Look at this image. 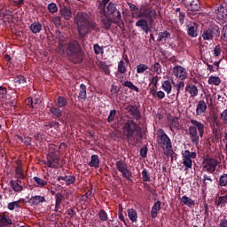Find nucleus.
<instances>
[{
	"label": "nucleus",
	"instance_id": "338daca9",
	"mask_svg": "<svg viewBox=\"0 0 227 227\" xmlns=\"http://www.w3.org/2000/svg\"><path fill=\"white\" fill-rule=\"evenodd\" d=\"M222 36H223V42H227V27L223 28Z\"/></svg>",
	"mask_w": 227,
	"mask_h": 227
},
{
	"label": "nucleus",
	"instance_id": "13d9d810",
	"mask_svg": "<svg viewBox=\"0 0 227 227\" xmlns=\"http://www.w3.org/2000/svg\"><path fill=\"white\" fill-rule=\"evenodd\" d=\"M221 44H218L216 45L215 48H214V56L216 57V58H219V56H221Z\"/></svg>",
	"mask_w": 227,
	"mask_h": 227
},
{
	"label": "nucleus",
	"instance_id": "1a4fd4ad",
	"mask_svg": "<svg viewBox=\"0 0 227 227\" xmlns=\"http://www.w3.org/2000/svg\"><path fill=\"white\" fill-rule=\"evenodd\" d=\"M218 164L217 159L207 157L202 161V171L211 174L215 173Z\"/></svg>",
	"mask_w": 227,
	"mask_h": 227
},
{
	"label": "nucleus",
	"instance_id": "4be33fe9",
	"mask_svg": "<svg viewBox=\"0 0 227 227\" xmlns=\"http://www.w3.org/2000/svg\"><path fill=\"white\" fill-rule=\"evenodd\" d=\"M161 89L167 95H171V91H173V84L169 80H165L161 82Z\"/></svg>",
	"mask_w": 227,
	"mask_h": 227
},
{
	"label": "nucleus",
	"instance_id": "09e8293b",
	"mask_svg": "<svg viewBox=\"0 0 227 227\" xmlns=\"http://www.w3.org/2000/svg\"><path fill=\"white\" fill-rule=\"evenodd\" d=\"M148 68L149 67L145 64H138L137 66V74H145Z\"/></svg>",
	"mask_w": 227,
	"mask_h": 227
},
{
	"label": "nucleus",
	"instance_id": "4c0bfd02",
	"mask_svg": "<svg viewBox=\"0 0 227 227\" xmlns=\"http://www.w3.org/2000/svg\"><path fill=\"white\" fill-rule=\"evenodd\" d=\"M8 97V89L4 86H0V102H4Z\"/></svg>",
	"mask_w": 227,
	"mask_h": 227
},
{
	"label": "nucleus",
	"instance_id": "0eeeda50",
	"mask_svg": "<svg viewBox=\"0 0 227 227\" xmlns=\"http://www.w3.org/2000/svg\"><path fill=\"white\" fill-rule=\"evenodd\" d=\"M221 35V30L219 27H209L202 32V38L207 42H213L214 38H219Z\"/></svg>",
	"mask_w": 227,
	"mask_h": 227
},
{
	"label": "nucleus",
	"instance_id": "6ab92c4d",
	"mask_svg": "<svg viewBox=\"0 0 227 227\" xmlns=\"http://www.w3.org/2000/svg\"><path fill=\"white\" fill-rule=\"evenodd\" d=\"M12 217L9 215L2 214L0 215V227L12 226Z\"/></svg>",
	"mask_w": 227,
	"mask_h": 227
},
{
	"label": "nucleus",
	"instance_id": "bb28decb",
	"mask_svg": "<svg viewBox=\"0 0 227 227\" xmlns=\"http://www.w3.org/2000/svg\"><path fill=\"white\" fill-rule=\"evenodd\" d=\"M90 168H100V158H98V155L93 154L90 157V161L89 162Z\"/></svg>",
	"mask_w": 227,
	"mask_h": 227
},
{
	"label": "nucleus",
	"instance_id": "39448f33",
	"mask_svg": "<svg viewBox=\"0 0 227 227\" xmlns=\"http://www.w3.org/2000/svg\"><path fill=\"white\" fill-rule=\"evenodd\" d=\"M191 123L193 126L189 127L190 139L192 145L198 146V145H200V137H203V134H205V126L203 123L195 120H191ZM198 130L200 136H198Z\"/></svg>",
	"mask_w": 227,
	"mask_h": 227
},
{
	"label": "nucleus",
	"instance_id": "0e129e2a",
	"mask_svg": "<svg viewBox=\"0 0 227 227\" xmlns=\"http://www.w3.org/2000/svg\"><path fill=\"white\" fill-rule=\"evenodd\" d=\"M178 19H179V23L181 24V26H183L184 20H185V12H180L178 15Z\"/></svg>",
	"mask_w": 227,
	"mask_h": 227
},
{
	"label": "nucleus",
	"instance_id": "603ef678",
	"mask_svg": "<svg viewBox=\"0 0 227 227\" xmlns=\"http://www.w3.org/2000/svg\"><path fill=\"white\" fill-rule=\"evenodd\" d=\"M57 38L59 40V45H61V47H63V44L65 43V42H67V37H65V35H63V33H61V32H59L57 34Z\"/></svg>",
	"mask_w": 227,
	"mask_h": 227
},
{
	"label": "nucleus",
	"instance_id": "f3484780",
	"mask_svg": "<svg viewBox=\"0 0 227 227\" xmlns=\"http://www.w3.org/2000/svg\"><path fill=\"white\" fill-rule=\"evenodd\" d=\"M58 182H59V184L61 185H74V184H75V177L74 176H59L57 178Z\"/></svg>",
	"mask_w": 227,
	"mask_h": 227
},
{
	"label": "nucleus",
	"instance_id": "c9c22d12",
	"mask_svg": "<svg viewBox=\"0 0 227 227\" xmlns=\"http://www.w3.org/2000/svg\"><path fill=\"white\" fill-rule=\"evenodd\" d=\"M181 200H182V202L184 203V205H186V207H190V208L192 207H194V205H195L194 200L192 199L187 197V195H184Z\"/></svg>",
	"mask_w": 227,
	"mask_h": 227
},
{
	"label": "nucleus",
	"instance_id": "5fc2aeb1",
	"mask_svg": "<svg viewBox=\"0 0 227 227\" xmlns=\"http://www.w3.org/2000/svg\"><path fill=\"white\" fill-rule=\"evenodd\" d=\"M25 105L28 110L35 109V105H33V98H27L25 99Z\"/></svg>",
	"mask_w": 227,
	"mask_h": 227
},
{
	"label": "nucleus",
	"instance_id": "a19ab883",
	"mask_svg": "<svg viewBox=\"0 0 227 227\" xmlns=\"http://www.w3.org/2000/svg\"><path fill=\"white\" fill-rule=\"evenodd\" d=\"M219 187H226L227 186V174H223L220 176L218 180Z\"/></svg>",
	"mask_w": 227,
	"mask_h": 227
},
{
	"label": "nucleus",
	"instance_id": "473e14b6",
	"mask_svg": "<svg viewBox=\"0 0 227 227\" xmlns=\"http://www.w3.org/2000/svg\"><path fill=\"white\" fill-rule=\"evenodd\" d=\"M87 98L88 95L86 93V85L84 83H81L78 98L79 100H86Z\"/></svg>",
	"mask_w": 227,
	"mask_h": 227
},
{
	"label": "nucleus",
	"instance_id": "aec40b11",
	"mask_svg": "<svg viewBox=\"0 0 227 227\" xmlns=\"http://www.w3.org/2000/svg\"><path fill=\"white\" fill-rule=\"evenodd\" d=\"M185 91L190 94V97L194 98V97H198V87L192 83H189L185 86Z\"/></svg>",
	"mask_w": 227,
	"mask_h": 227
},
{
	"label": "nucleus",
	"instance_id": "6e6d98bb",
	"mask_svg": "<svg viewBox=\"0 0 227 227\" xmlns=\"http://www.w3.org/2000/svg\"><path fill=\"white\" fill-rule=\"evenodd\" d=\"M98 217L101 221H107L108 219L107 212H106V210L104 209H100L98 212Z\"/></svg>",
	"mask_w": 227,
	"mask_h": 227
},
{
	"label": "nucleus",
	"instance_id": "052dcab7",
	"mask_svg": "<svg viewBox=\"0 0 227 227\" xmlns=\"http://www.w3.org/2000/svg\"><path fill=\"white\" fill-rule=\"evenodd\" d=\"M127 4H128L130 12H139V7H137V5H136L130 2H127Z\"/></svg>",
	"mask_w": 227,
	"mask_h": 227
},
{
	"label": "nucleus",
	"instance_id": "69168bd1",
	"mask_svg": "<svg viewBox=\"0 0 227 227\" xmlns=\"http://www.w3.org/2000/svg\"><path fill=\"white\" fill-rule=\"evenodd\" d=\"M50 111L53 114H61V110L56 106L51 107Z\"/></svg>",
	"mask_w": 227,
	"mask_h": 227
},
{
	"label": "nucleus",
	"instance_id": "37998d69",
	"mask_svg": "<svg viewBox=\"0 0 227 227\" xmlns=\"http://www.w3.org/2000/svg\"><path fill=\"white\" fill-rule=\"evenodd\" d=\"M128 113L130 114H139V107L136 105H131L127 107Z\"/></svg>",
	"mask_w": 227,
	"mask_h": 227
},
{
	"label": "nucleus",
	"instance_id": "423d86ee",
	"mask_svg": "<svg viewBox=\"0 0 227 227\" xmlns=\"http://www.w3.org/2000/svg\"><path fill=\"white\" fill-rule=\"evenodd\" d=\"M159 145H161L163 150H165V154L171 155V153H173V144L171 143V138H169L165 132H162L159 136Z\"/></svg>",
	"mask_w": 227,
	"mask_h": 227
},
{
	"label": "nucleus",
	"instance_id": "20e7f679",
	"mask_svg": "<svg viewBox=\"0 0 227 227\" xmlns=\"http://www.w3.org/2000/svg\"><path fill=\"white\" fill-rule=\"evenodd\" d=\"M66 54L74 65H81L84 61V53L81 50V44L78 41H70L66 45Z\"/></svg>",
	"mask_w": 227,
	"mask_h": 227
},
{
	"label": "nucleus",
	"instance_id": "9b49d317",
	"mask_svg": "<svg viewBox=\"0 0 227 227\" xmlns=\"http://www.w3.org/2000/svg\"><path fill=\"white\" fill-rule=\"evenodd\" d=\"M153 15L157 16V12H153L150 7H144L137 14V19H145L148 20L150 24H153Z\"/></svg>",
	"mask_w": 227,
	"mask_h": 227
},
{
	"label": "nucleus",
	"instance_id": "b1692460",
	"mask_svg": "<svg viewBox=\"0 0 227 227\" xmlns=\"http://www.w3.org/2000/svg\"><path fill=\"white\" fill-rule=\"evenodd\" d=\"M60 16L62 19H65V20H70L72 19V11L67 6L62 7L60 9Z\"/></svg>",
	"mask_w": 227,
	"mask_h": 227
},
{
	"label": "nucleus",
	"instance_id": "72a5a7b5",
	"mask_svg": "<svg viewBox=\"0 0 227 227\" xmlns=\"http://www.w3.org/2000/svg\"><path fill=\"white\" fill-rule=\"evenodd\" d=\"M207 84H211L212 86H219L221 84V78L219 76H209L207 80Z\"/></svg>",
	"mask_w": 227,
	"mask_h": 227
},
{
	"label": "nucleus",
	"instance_id": "c756f323",
	"mask_svg": "<svg viewBox=\"0 0 227 227\" xmlns=\"http://www.w3.org/2000/svg\"><path fill=\"white\" fill-rule=\"evenodd\" d=\"M168 121L171 122L170 124L171 130H173V129H178V127H180V121H178V117H176V116L172 117L171 115H168Z\"/></svg>",
	"mask_w": 227,
	"mask_h": 227
},
{
	"label": "nucleus",
	"instance_id": "412c9836",
	"mask_svg": "<svg viewBox=\"0 0 227 227\" xmlns=\"http://www.w3.org/2000/svg\"><path fill=\"white\" fill-rule=\"evenodd\" d=\"M11 186L12 187V190L14 192H20L22 191L24 184L20 180H11L10 182Z\"/></svg>",
	"mask_w": 227,
	"mask_h": 227
},
{
	"label": "nucleus",
	"instance_id": "de8ad7c7",
	"mask_svg": "<svg viewBox=\"0 0 227 227\" xmlns=\"http://www.w3.org/2000/svg\"><path fill=\"white\" fill-rule=\"evenodd\" d=\"M226 202H227V200H226L225 197L224 196H220L215 200V205L217 208H219V207H222V205H225Z\"/></svg>",
	"mask_w": 227,
	"mask_h": 227
},
{
	"label": "nucleus",
	"instance_id": "a18cd8bd",
	"mask_svg": "<svg viewBox=\"0 0 227 227\" xmlns=\"http://www.w3.org/2000/svg\"><path fill=\"white\" fill-rule=\"evenodd\" d=\"M68 104V101L67 100V98L65 97H59L57 101L58 107H65Z\"/></svg>",
	"mask_w": 227,
	"mask_h": 227
},
{
	"label": "nucleus",
	"instance_id": "cd10ccee",
	"mask_svg": "<svg viewBox=\"0 0 227 227\" xmlns=\"http://www.w3.org/2000/svg\"><path fill=\"white\" fill-rule=\"evenodd\" d=\"M34 182H35V184H37L38 187H45L48 184L47 180H49V178L47 177V176H43V178L38 177V176H34L33 177Z\"/></svg>",
	"mask_w": 227,
	"mask_h": 227
},
{
	"label": "nucleus",
	"instance_id": "5701e85b",
	"mask_svg": "<svg viewBox=\"0 0 227 227\" xmlns=\"http://www.w3.org/2000/svg\"><path fill=\"white\" fill-rule=\"evenodd\" d=\"M216 16L221 20H227V9L223 6L220 5L218 9L215 11Z\"/></svg>",
	"mask_w": 227,
	"mask_h": 227
},
{
	"label": "nucleus",
	"instance_id": "f03ea898",
	"mask_svg": "<svg viewBox=\"0 0 227 227\" xmlns=\"http://www.w3.org/2000/svg\"><path fill=\"white\" fill-rule=\"evenodd\" d=\"M74 22L77 26L78 34L81 38H84L87 35H89V33H91L92 31H95L96 33L100 31L98 25L95 20H93V19H91V16L88 14V12H77L74 18Z\"/></svg>",
	"mask_w": 227,
	"mask_h": 227
},
{
	"label": "nucleus",
	"instance_id": "79ce46f5",
	"mask_svg": "<svg viewBox=\"0 0 227 227\" xmlns=\"http://www.w3.org/2000/svg\"><path fill=\"white\" fill-rule=\"evenodd\" d=\"M166 38H171V33H169L168 30H165L158 35V42H162V40Z\"/></svg>",
	"mask_w": 227,
	"mask_h": 227
},
{
	"label": "nucleus",
	"instance_id": "e433bc0d",
	"mask_svg": "<svg viewBox=\"0 0 227 227\" xmlns=\"http://www.w3.org/2000/svg\"><path fill=\"white\" fill-rule=\"evenodd\" d=\"M128 216L132 223H136L137 221V211H136L134 208L129 209Z\"/></svg>",
	"mask_w": 227,
	"mask_h": 227
},
{
	"label": "nucleus",
	"instance_id": "9d476101",
	"mask_svg": "<svg viewBox=\"0 0 227 227\" xmlns=\"http://www.w3.org/2000/svg\"><path fill=\"white\" fill-rule=\"evenodd\" d=\"M115 168L119 173H121L123 178H126V180L132 178V171L129 168V165L124 160H120L116 161Z\"/></svg>",
	"mask_w": 227,
	"mask_h": 227
},
{
	"label": "nucleus",
	"instance_id": "3c124183",
	"mask_svg": "<svg viewBox=\"0 0 227 227\" xmlns=\"http://www.w3.org/2000/svg\"><path fill=\"white\" fill-rule=\"evenodd\" d=\"M142 180L143 182H151L150 174H148V170L144 168L142 171Z\"/></svg>",
	"mask_w": 227,
	"mask_h": 227
},
{
	"label": "nucleus",
	"instance_id": "4d7b16f0",
	"mask_svg": "<svg viewBox=\"0 0 227 227\" xmlns=\"http://www.w3.org/2000/svg\"><path fill=\"white\" fill-rule=\"evenodd\" d=\"M93 49L95 54H104V48L101 47L99 44H94Z\"/></svg>",
	"mask_w": 227,
	"mask_h": 227
},
{
	"label": "nucleus",
	"instance_id": "2eb2a0df",
	"mask_svg": "<svg viewBox=\"0 0 227 227\" xmlns=\"http://www.w3.org/2000/svg\"><path fill=\"white\" fill-rule=\"evenodd\" d=\"M65 200V195L61 192H57L55 194V208L54 212H59V214H63V210L65 206H63V200Z\"/></svg>",
	"mask_w": 227,
	"mask_h": 227
},
{
	"label": "nucleus",
	"instance_id": "393cba45",
	"mask_svg": "<svg viewBox=\"0 0 227 227\" xmlns=\"http://www.w3.org/2000/svg\"><path fill=\"white\" fill-rule=\"evenodd\" d=\"M45 201H47L45 197L42 195L32 196L29 199V203H31V205H40V203H45Z\"/></svg>",
	"mask_w": 227,
	"mask_h": 227
},
{
	"label": "nucleus",
	"instance_id": "c85d7f7f",
	"mask_svg": "<svg viewBox=\"0 0 227 227\" xmlns=\"http://www.w3.org/2000/svg\"><path fill=\"white\" fill-rule=\"evenodd\" d=\"M29 29L34 35H37V33L42 31V24L38 21H35L29 26Z\"/></svg>",
	"mask_w": 227,
	"mask_h": 227
},
{
	"label": "nucleus",
	"instance_id": "dca6fc26",
	"mask_svg": "<svg viewBox=\"0 0 227 227\" xmlns=\"http://www.w3.org/2000/svg\"><path fill=\"white\" fill-rule=\"evenodd\" d=\"M187 35L191 36V38H198V35H200V30H198V25L196 22H190L186 24Z\"/></svg>",
	"mask_w": 227,
	"mask_h": 227
},
{
	"label": "nucleus",
	"instance_id": "a211bd4d",
	"mask_svg": "<svg viewBox=\"0 0 227 227\" xmlns=\"http://www.w3.org/2000/svg\"><path fill=\"white\" fill-rule=\"evenodd\" d=\"M148 22L149 21L147 20L140 19L136 22L135 26L137 27L141 28L144 31V33H146V35H148V31H150V27H148Z\"/></svg>",
	"mask_w": 227,
	"mask_h": 227
},
{
	"label": "nucleus",
	"instance_id": "a878e982",
	"mask_svg": "<svg viewBox=\"0 0 227 227\" xmlns=\"http://www.w3.org/2000/svg\"><path fill=\"white\" fill-rule=\"evenodd\" d=\"M160 205H162V203L160 202V200H158L152 207L151 217L153 219H156V217H157V215L159 214V210H160Z\"/></svg>",
	"mask_w": 227,
	"mask_h": 227
},
{
	"label": "nucleus",
	"instance_id": "7ed1b4c3",
	"mask_svg": "<svg viewBox=\"0 0 227 227\" xmlns=\"http://www.w3.org/2000/svg\"><path fill=\"white\" fill-rule=\"evenodd\" d=\"M122 130L125 137L129 139V141L135 143V145H137V143L143 139L141 127L132 120H129L124 123Z\"/></svg>",
	"mask_w": 227,
	"mask_h": 227
},
{
	"label": "nucleus",
	"instance_id": "f257e3e1",
	"mask_svg": "<svg viewBox=\"0 0 227 227\" xmlns=\"http://www.w3.org/2000/svg\"><path fill=\"white\" fill-rule=\"evenodd\" d=\"M97 14L100 17L102 27L106 29V31H109L113 24L123 22L121 20V12L118 7H116V4L111 2V0L98 1Z\"/></svg>",
	"mask_w": 227,
	"mask_h": 227
},
{
	"label": "nucleus",
	"instance_id": "864d4df0",
	"mask_svg": "<svg viewBox=\"0 0 227 227\" xmlns=\"http://www.w3.org/2000/svg\"><path fill=\"white\" fill-rule=\"evenodd\" d=\"M48 11L50 13H58V5L54 3L48 4Z\"/></svg>",
	"mask_w": 227,
	"mask_h": 227
},
{
	"label": "nucleus",
	"instance_id": "f704fd0d",
	"mask_svg": "<svg viewBox=\"0 0 227 227\" xmlns=\"http://www.w3.org/2000/svg\"><path fill=\"white\" fill-rule=\"evenodd\" d=\"M197 114H201L205 111H207V103H205L203 100L199 101L197 105Z\"/></svg>",
	"mask_w": 227,
	"mask_h": 227
},
{
	"label": "nucleus",
	"instance_id": "c03bdc74",
	"mask_svg": "<svg viewBox=\"0 0 227 227\" xmlns=\"http://www.w3.org/2000/svg\"><path fill=\"white\" fill-rule=\"evenodd\" d=\"M117 72H119V74H125L127 72V67H125V61L123 60L119 61Z\"/></svg>",
	"mask_w": 227,
	"mask_h": 227
},
{
	"label": "nucleus",
	"instance_id": "2f4dec72",
	"mask_svg": "<svg viewBox=\"0 0 227 227\" xmlns=\"http://www.w3.org/2000/svg\"><path fill=\"white\" fill-rule=\"evenodd\" d=\"M13 82L15 86H20V84H26L27 79L22 74H18L14 77Z\"/></svg>",
	"mask_w": 227,
	"mask_h": 227
},
{
	"label": "nucleus",
	"instance_id": "7c9ffc66",
	"mask_svg": "<svg viewBox=\"0 0 227 227\" xmlns=\"http://www.w3.org/2000/svg\"><path fill=\"white\" fill-rule=\"evenodd\" d=\"M121 115H114V114H109L108 115V123H117V125H121Z\"/></svg>",
	"mask_w": 227,
	"mask_h": 227
},
{
	"label": "nucleus",
	"instance_id": "4468645a",
	"mask_svg": "<svg viewBox=\"0 0 227 227\" xmlns=\"http://www.w3.org/2000/svg\"><path fill=\"white\" fill-rule=\"evenodd\" d=\"M183 3L189 12H200L201 10L200 0H183Z\"/></svg>",
	"mask_w": 227,
	"mask_h": 227
},
{
	"label": "nucleus",
	"instance_id": "ddd939ff",
	"mask_svg": "<svg viewBox=\"0 0 227 227\" xmlns=\"http://www.w3.org/2000/svg\"><path fill=\"white\" fill-rule=\"evenodd\" d=\"M173 74L176 79H179V81H185L188 76L187 70L182 66L174 67Z\"/></svg>",
	"mask_w": 227,
	"mask_h": 227
},
{
	"label": "nucleus",
	"instance_id": "49530a36",
	"mask_svg": "<svg viewBox=\"0 0 227 227\" xmlns=\"http://www.w3.org/2000/svg\"><path fill=\"white\" fill-rule=\"evenodd\" d=\"M124 86L126 88H129V90H133V91H136V93H139V88H137V86L134 85V83H132V82L126 81L124 82Z\"/></svg>",
	"mask_w": 227,
	"mask_h": 227
},
{
	"label": "nucleus",
	"instance_id": "58836bf2",
	"mask_svg": "<svg viewBox=\"0 0 227 227\" xmlns=\"http://www.w3.org/2000/svg\"><path fill=\"white\" fill-rule=\"evenodd\" d=\"M176 89V98H178V95H180V91H183L184 88H185V82L184 80H181L177 82L176 84L174 85Z\"/></svg>",
	"mask_w": 227,
	"mask_h": 227
},
{
	"label": "nucleus",
	"instance_id": "680f3d73",
	"mask_svg": "<svg viewBox=\"0 0 227 227\" xmlns=\"http://www.w3.org/2000/svg\"><path fill=\"white\" fill-rule=\"evenodd\" d=\"M19 202L18 201H14V202H11L8 204V209L9 210H15L16 208H19Z\"/></svg>",
	"mask_w": 227,
	"mask_h": 227
},
{
	"label": "nucleus",
	"instance_id": "ea45409f",
	"mask_svg": "<svg viewBox=\"0 0 227 227\" xmlns=\"http://www.w3.org/2000/svg\"><path fill=\"white\" fill-rule=\"evenodd\" d=\"M210 124H211V127H213L214 129H216V128L219 129L221 127V122H219V119L217 118V115H212Z\"/></svg>",
	"mask_w": 227,
	"mask_h": 227
},
{
	"label": "nucleus",
	"instance_id": "8fccbe9b",
	"mask_svg": "<svg viewBox=\"0 0 227 227\" xmlns=\"http://www.w3.org/2000/svg\"><path fill=\"white\" fill-rule=\"evenodd\" d=\"M152 68H153L154 72H156L158 75H160V74H162V66H160L159 62L154 63L152 66Z\"/></svg>",
	"mask_w": 227,
	"mask_h": 227
},
{
	"label": "nucleus",
	"instance_id": "f8f14e48",
	"mask_svg": "<svg viewBox=\"0 0 227 227\" xmlns=\"http://www.w3.org/2000/svg\"><path fill=\"white\" fill-rule=\"evenodd\" d=\"M43 164H46L51 169L59 168V156H58L56 151H51L47 154V161L44 160Z\"/></svg>",
	"mask_w": 227,
	"mask_h": 227
},
{
	"label": "nucleus",
	"instance_id": "e2e57ef3",
	"mask_svg": "<svg viewBox=\"0 0 227 227\" xmlns=\"http://www.w3.org/2000/svg\"><path fill=\"white\" fill-rule=\"evenodd\" d=\"M148 153V147L144 146L140 149V156L145 159Z\"/></svg>",
	"mask_w": 227,
	"mask_h": 227
},
{
	"label": "nucleus",
	"instance_id": "6e6552de",
	"mask_svg": "<svg viewBox=\"0 0 227 227\" xmlns=\"http://www.w3.org/2000/svg\"><path fill=\"white\" fill-rule=\"evenodd\" d=\"M183 155V166H184V171L192 169V159H196V152H191L189 150L182 151Z\"/></svg>",
	"mask_w": 227,
	"mask_h": 227
},
{
	"label": "nucleus",
	"instance_id": "774afa93",
	"mask_svg": "<svg viewBox=\"0 0 227 227\" xmlns=\"http://www.w3.org/2000/svg\"><path fill=\"white\" fill-rule=\"evenodd\" d=\"M218 227H227V219H226V217H224L223 219H222L220 221Z\"/></svg>",
	"mask_w": 227,
	"mask_h": 227
},
{
	"label": "nucleus",
	"instance_id": "bf43d9fd",
	"mask_svg": "<svg viewBox=\"0 0 227 227\" xmlns=\"http://www.w3.org/2000/svg\"><path fill=\"white\" fill-rule=\"evenodd\" d=\"M16 176L20 178V180H24V173L22 172V168H16Z\"/></svg>",
	"mask_w": 227,
	"mask_h": 227
}]
</instances>
